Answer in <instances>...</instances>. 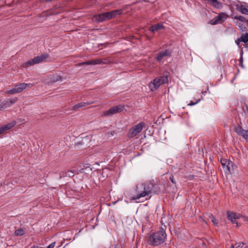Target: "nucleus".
I'll list each match as a JSON object with an SVG mask.
<instances>
[{
	"label": "nucleus",
	"mask_w": 248,
	"mask_h": 248,
	"mask_svg": "<svg viewBox=\"0 0 248 248\" xmlns=\"http://www.w3.org/2000/svg\"><path fill=\"white\" fill-rule=\"evenodd\" d=\"M56 242H54L48 245L46 248H53L55 246Z\"/></svg>",
	"instance_id": "32"
},
{
	"label": "nucleus",
	"mask_w": 248,
	"mask_h": 248,
	"mask_svg": "<svg viewBox=\"0 0 248 248\" xmlns=\"http://www.w3.org/2000/svg\"><path fill=\"white\" fill-rule=\"evenodd\" d=\"M89 104L88 103L81 102L75 105L73 107V109L74 110H78L80 108L86 106V105Z\"/></svg>",
	"instance_id": "20"
},
{
	"label": "nucleus",
	"mask_w": 248,
	"mask_h": 248,
	"mask_svg": "<svg viewBox=\"0 0 248 248\" xmlns=\"http://www.w3.org/2000/svg\"><path fill=\"white\" fill-rule=\"evenodd\" d=\"M164 28V27L162 24H158L156 25H153L152 27H151L149 30L151 32H154L155 31L163 29Z\"/></svg>",
	"instance_id": "16"
},
{
	"label": "nucleus",
	"mask_w": 248,
	"mask_h": 248,
	"mask_svg": "<svg viewBox=\"0 0 248 248\" xmlns=\"http://www.w3.org/2000/svg\"><path fill=\"white\" fill-rule=\"evenodd\" d=\"M210 23L211 25H216V24H220L219 22L218 21V20H217V16L215 17V18H214L213 19H212V20H211L210 21Z\"/></svg>",
	"instance_id": "25"
},
{
	"label": "nucleus",
	"mask_w": 248,
	"mask_h": 248,
	"mask_svg": "<svg viewBox=\"0 0 248 248\" xmlns=\"http://www.w3.org/2000/svg\"><path fill=\"white\" fill-rule=\"evenodd\" d=\"M220 162L224 172L227 173L230 172V170L229 166L232 162L225 159H221L220 160Z\"/></svg>",
	"instance_id": "12"
},
{
	"label": "nucleus",
	"mask_w": 248,
	"mask_h": 248,
	"mask_svg": "<svg viewBox=\"0 0 248 248\" xmlns=\"http://www.w3.org/2000/svg\"><path fill=\"white\" fill-rule=\"evenodd\" d=\"M111 13L112 15V16L114 17L116 15H119L121 14V10H117L112 11L111 12Z\"/></svg>",
	"instance_id": "26"
},
{
	"label": "nucleus",
	"mask_w": 248,
	"mask_h": 248,
	"mask_svg": "<svg viewBox=\"0 0 248 248\" xmlns=\"http://www.w3.org/2000/svg\"><path fill=\"white\" fill-rule=\"evenodd\" d=\"M210 3L212 4V5L217 8H218L219 7V3L217 1V0H208Z\"/></svg>",
	"instance_id": "23"
},
{
	"label": "nucleus",
	"mask_w": 248,
	"mask_h": 248,
	"mask_svg": "<svg viewBox=\"0 0 248 248\" xmlns=\"http://www.w3.org/2000/svg\"><path fill=\"white\" fill-rule=\"evenodd\" d=\"M217 17L218 21H219L220 23H222L227 19L228 16L224 13H221L217 16Z\"/></svg>",
	"instance_id": "17"
},
{
	"label": "nucleus",
	"mask_w": 248,
	"mask_h": 248,
	"mask_svg": "<svg viewBox=\"0 0 248 248\" xmlns=\"http://www.w3.org/2000/svg\"><path fill=\"white\" fill-rule=\"evenodd\" d=\"M31 248H45L38 246H33L31 247Z\"/></svg>",
	"instance_id": "33"
},
{
	"label": "nucleus",
	"mask_w": 248,
	"mask_h": 248,
	"mask_svg": "<svg viewBox=\"0 0 248 248\" xmlns=\"http://www.w3.org/2000/svg\"><path fill=\"white\" fill-rule=\"evenodd\" d=\"M104 14H105V18L106 20H108L112 18H113V17L112 16V15L111 13V12H108V13H105Z\"/></svg>",
	"instance_id": "24"
},
{
	"label": "nucleus",
	"mask_w": 248,
	"mask_h": 248,
	"mask_svg": "<svg viewBox=\"0 0 248 248\" xmlns=\"http://www.w3.org/2000/svg\"><path fill=\"white\" fill-rule=\"evenodd\" d=\"M238 41L243 42L245 43H247L248 42V33L243 34L241 37L238 39Z\"/></svg>",
	"instance_id": "22"
},
{
	"label": "nucleus",
	"mask_w": 248,
	"mask_h": 248,
	"mask_svg": "<svg viewBox=\"0 0 248 248\" xmlns=\"http://www.w3.org/2000/svg\"><path fill=\"white\" fill-rule=\"evenodd\" d=\"M16 101V99H15L14 100L9 99L8 100L2 102L0 104V110H1L3 109H5V108H6L7 107H10L11 105H12L13 104H14Z\"/></svg>",
	"instance_id": "14"
},
{
	"label": "nucleus",
	"mask_w": 248,
	"mask_h": 248,
	"mask_svg": "<svg viewBox=\"0 0 248 248\" xmlns=\"http://www.w3.org/2000/svg\"><path fill=\"white\" fill-rule=\"evenodd\" d=\"M6 93L9 94H13L15 93H17L16 87L14 88L9 90L6 92Z\"/></svg>",
	"instance_id": "28"
},
{
	"label": "nucleus",
	"mask_w": 248,
	"mask_h": 248,
	"mask_svg": "<svg viewBox=\"0 0 248 248\" xmlns=\"http://www.w3.org/2000/svg\"><path fill=\"white\" fill-rule=\"evenodd\" d=\"M240 64H241V66H242V67H243V64H242V60H241V61H240Z\"/></svg>",
	"instance_id": "34"
},
{
	"label": "nucleus",
	"mask_w": 248,
	"mask_h": 248,
	"mask_svg": "<svg viewBox=\"0 0 248 248\" xmlns=\"http://www.w3.org/2000/svg\"><path fill=\"white\" fill-rule=\"evenodd\" d=\"M235 132L240 136L242 137L247 141H248V130L243 129L241 126L238 125L234 128Z\"/></svg>",
	"instance_id": "9"
},
{
	"label": "nucleus",
	"mask_w": 248,
	"mask_h": 248,
	"mask_svg": "<svg viewBox=\"0 0 248 248\" xmlns=\"http://www.w3.org/2000/svg\"><path fill=\"white\" fill-rule=\"evenodd\" d=\"M237 248H240V245H239V246L237 247Z\"/></svg>",
	"instance_id": "37"
},
{
	"label": "nucleus",
	"mask_w": 248,
	"mask_h": 248,
	"mask_svg": "<svg viewBox=\"0 0 248 248\" xmlns=\"http://www.w3.org/2000/svg\"><path fill=\"white\" fill-rule=\"evenodd\" d=\"M241 42V41H238V40H237V41H236V43H237V44L238 45H239V42Z\"/></svg>",
	"instance_id": "35"
},
{
	"label": "nucleus",
	"mask_w": 248,
	"mask_h": 248,
	"mask_svg": "<svg viewBox=\"0 0 248 248\" xmlns=\"http://www.w3.org/2000/svg\"><path fill=\"white\" fill-rule=\"evenodd\" d=\"M124 109V106L119 105L110 108L108 110L103 112L104 116H110L121 112Z\"/></svg>",
	"instance_id": "7"
},
{
	"label": "nucleus",
	"mask_w": 248,
	"mask_h": 248,
	"mask_svg": "<svg viewBox=\"0 0 248 248\" xmlns=\"http://www.w3.org/2000/svg\"><path fill=\"white\" fill-rule=\"evenodd\" d=\"M228 219L234 224H236V226H238V223L236 220L240 218V215L236 213H233L231 211L227 212Z\"/></svg>",
	"instance_id": "10"
},
{
	"label": "nucleus",
	"mask_w": 248,
	"mask_h": 248,
	"mask_svg": "<svg viewBox=\"0 0 248 248\" xmlns=\"http://www.w3.org/2000/svg\"><path fill=\"white\" fill-rule=\"evenodd\" d=\"M94 18L98 22H103L104 21H106L104 13L94 16Z\"/></svg>",
	"instance_id": "19"
},
{
	"label": "nucleus",
	"mask_w": 248,
	"mask_h": 248,
	"mask_svg": "<svg viewBox=\"0 0 248 248\" xmlns=\"http://www.w3.org/2000/svg\"><path fill=\"white\" fill-rule=\"evenodd\" d=\"M61 79H62L61 76H60L59 75H55L53 77V78L52 80H53V81L56 82V81H58L61 80Z\"/></svg>",
	"instance_id": "29"
},
{
	"label": "nucleus",
	"mask_w": 248,
	"mask_h": 248,
	"mask_svg": "<svg viewBox=\"0 0 248 248\" xmlns=\"http://www.w3.org/2000/svg\"><path fill=\"white\" fill-rule=\"evenodd\" d=\"M32 86L31 84L22 83L15 86L17 93H21L24 89L27 88H30Z\"/></svg>",
	"instance_id": "13"
},
{
	"label": "nucleus",
	"mask_w": 248,
	"mask_h": 248,
	"mask_svg": "<svg viewBox=\"0 0 248 248\" xmlns=\"http://www.w3.org/2000/svg\"><path fill=\"white\" fill-rule=\"evenodd\" d=\"M171 51L169 49H166L160 52L157 54L156 60L159 62H162V61L171 56Z\"/></svg>",
	"instance_id": "8"
},
{
	"label": "nucleus",
	"mask_w": 248,
	"mask_h": 248,
	"mask_svg": "<svg viewBox=\"0 0 248 248\" xmlns=\"http://www.w3.org/2000/svg\"><path fill=\"white\" fill-rule=\"evenodd\" d=\"M238 9L242 14L248 15V6L240 5L238 7Z\"/></svg>",
	"instance_id": "18"
},
{
	"label": "nucleus",
	"mask_w": 248,
	"mask_h": 248,
	"mask_svg": "<svg viewBox=\"0 0 248 248\" xmlns=\"http://www.w3.org/2000/svg\"><path fill=\"white\" fill-rule=\"evenodd\" d=\"M144 124L140 123L132 127L128 132V136L129 138H132L140 133L142 130Z\"/></svg>",
	"instance_id": "5"
},
{
	"label": "nucleus",
	"mask_w": 248,
	"mask_h": 248,
	"mask_svg": "<svg viewBox=\"0 0 248 248\" xmlns=\"http://www.w3.org/2000/svg\"><path fill=\"white\" fill-rule=\"evenodd\" d=\"M168 75H164L163 76L155 78L152 81L150 82L149 86L152 91L156 90L161 85L168 82Z\"/></svg>",
	"instance_id": "3"
},
{
	"label": "nucleus",
	"mask_w": 248,
	"mask_h": 248,
	"mask_svg": "<svg viewBox=\"0 0 248 248\" xmlns=\"http://www.w3.org/2000/svg\"><path fill=\"white\" fill-rule=\"evenodd\" d=\"M16 124L15 121H12L0 127V134H3L6 132V131L10 129Z\"/></svg>",
	"instance_id": "11"
},
{
	"label": "nucleus",
	"mask_w": 248,
	"mask_h": 248,
	"mask_svg": "<svg viewBox=\"0 0 248 248\" xmlns=\"http://www.w3.org/2000/svg\"><path fill=\"white\" fill-rule=\"evenodd\" d=\"M209 217L211 218V221L215 225H217V219L213 217L211 214L209 215Z\"/></svg>",
	"instance_id": "27"
},
{
	"label": "nucleus",
	"mask_w": 248,
	"mask_h": 248,
	"mask_svg": "<svg viewBox=\"0 0 248 248\" xmlns=\"http://www.w3.org/2000/svg\"><path fill=\"white\" fill-rule=\"evenodd\" d=\"M167 234L163 229L157 231L150 235L147 239V243L152 246H157L165 242Z\"/></svg>",
	"instance_id": "1"
},
{
	"label": "nucleus",
	"mask_w": 248,
	"mask_h": 248,
	"mask_svg": "<svg viewBox=\"0 0 248 248\" xmlns=\"http://www.w3.org/2000/svg\"><path fill=\"white\" fill-rule=\"evenodd\" d=\"M233 18L234 23L241 30L245 27L244 24H248V20L244 16H235Z\"/></svg>",
	"instance_id": "6"
},
{
	"label": "nucleus",
	"mask_w": 248,
	"mask_h": 248,
	"mask_svg": "<svg viewBox=\"0 0 248 248\" xmlns=\"http://www.w3.org/2000/svg\"><path fill=\"white\" fill-rule=\"evenodd\" d=\"M26 232L25 228H20L18 230H16L15 232V234L16 236H21L24 234Z\"/></svg>",
	"instance_id": "21"
},
{
	"label": "nucleus",
	"mask_w": 248,
	"mask_h": 248,
	"mask_svg": "<svg viewBox=\"0 0 248 248\" xmlns=\"http://www.w3.org/2000/svg\"><path fill=\"white\" fill-rule=\"evenodd\" d=\"M200 99H198V100H197V101L196 102H193V101H190V102L188 104V105L189 106H193L194 105H196V104H197L199 102H200Z\"/></svg>",
	"instance_id": "31"
},
{
	"label": "nucleus",
	"mask_w": 248,
	"mask_h": 248,
	"mask_svg": "<svg viewBox=\"0 0 248 248\" xmlns=\"http://www.w3.org/2000/svg\"><path fill=\"white\" fill-rule=\"evenodd\" d=\"M74 175V172L72 170H68L66 172L65 175L68 177H72Z\"/></svg>",
	"instance_id": "30"
},
{
	"label": "nucleus",
	"mask_w": 248,
	"mask_h": 248,
	"mask_svg": "<svg viewBox=\"0 0 248 248\" xmlns=\"http://www.w3.org/2000/svg\"><path fill=\"white\" fill-rule=\"evenodd\" d=\"M153 184L151 183H146L137 187L138 195L133 198L134 200H137L141 197H144L153 192Z\"/></svg>",
	"instance_id": "2"
},
{
	"label": "nucleus",
	"mask_w": 248,
	"mask_h": 248,
	"mask_svg": "<svg viewBox=\"0 0 248 248\" xmlns=\"http://www.w3.org/2000/svg\"><path fill=\"white\" fill-rule=\"evenodd\" d=\"M102 63V61L101 59H96V60H93L91 61H87L84 62L80 63H79V65H82L84 64H92V65H95L98 64H101Z\"/></svg>",
	"instance_id": "15"
},
{
	"label": "nucleus",
	"mask_w": 248,
	"mask_h": 248,
	"mask_svg": "<svg viewBox=\"0 0 248 248\" xmlns=\"http://www.w3.org/2000/svg\"><path fill=\"white\" fill-rule=\"evenodd\" d=\"M48 56V55L47 54H43L41 56H38L23 63L22 66L23 67H28V66L39 63L46 59Z\"/></svg>",
	"instance_id": "4"
},
{
	"label": "nucleus",
	"mask_w": 248,
	"mask_h": 248,
	"mask_svg": "<svg viewBox=\"0 0 248 248\" xmlns=\"http://www.w3.org/2000/svg\"><path fill=\"white\" fill-rule=\"evenodd\" d=\"M170 180H171V182H172V183H174L173 180L171 178H170Z\"/></svg>",
	"instance_id": "36"
}]
</instances>
